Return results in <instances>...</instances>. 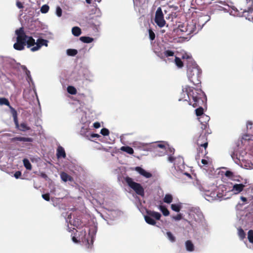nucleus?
Wrapping results in <instances>:
<instances>
[{
  "label": "nucleus",
  "instance_id": "57",
  "mask_svg": "<svg viewBox=\"0 0 253 253\" xmlns=\"http://www.w3.org/2000/svg\"><path fill=\"white\" fill-rule=\"evenodd\" d=\"M253 125V123L251 121H248L247 123V126L248 127L249 126H252Z\"/></svg>",
  "mask_w": 253,
  "mask_h": 253
},
{
  "label": "nucleus",
  "instance_id": "13",
  "mask_svg": "<svg viewBox=\"0 0 253 253\" xmlns=\"http://www.w3.org/2000/svg\"><path fill=\"white\" fill-rule=\"evenodd\" d=\"M135 170L137 171L140 174L146 178H150L152 175L151 173L146 171L144 169L140 167H136L135 168Z\"/></svg>",
  "mask_w": 253,
  "mask_h": 253
},
{
  "label": "nucleus",
  "instance_id": "20",
  "mask_svg": "<svg viewBox=\"0 0 253 253\" xmlns=\"http://www.w3.org/2000/svg\"><path fill=\"white\" fill-rule=\"evenodd\" d=\"M60 177L61 179L64 182H67L68 181H72L73 180V177L65 172H61Z\"/></svg>",
  "mask_w": 253,
  "mask_h": 253
},
{
  "label": "nucleus",
  "instance_id": "50",
  "mask_svg": "<svg viewBox=\"0 0 253 253\" xmlns=\"http://www.w3.org/2000/svg\"><path fill=\"white\" fill-rule=\"evenodd\" d=\"M40 175L42 177L45 179H46L48 178L47 175L43 172H41L40 174Z\"/></svg>",
  "mask_w": 253,
  "mask_h": 253
},
{
  "label": "nucleus",
  "instance_id": "41",
  "mask_svg": "<svg viewBox=\"0 0 253 253\" xmlns=\"http://www.w3.org/2000/svg\"><path fill=\"white\" fill-rule=\"evenodd\" d=\"M100 133L103 136H108L109 134V130L106 128H103L101 130Z\"/></svg>",
  "mask_w": 253,
  "mask_h": 253
},
{
  "label": "nucleus",
  "instance_id": "60",
  "mask_svg": "<svg viewBox=\"0 0 253 253\" xmlns=\"http://www.w3.org/2000/svg\"><path fill=\"white\" fill-rule=\"evenodd\" d=\"M185 174H186V175L188 176L189 177H191V175H190V174H189V173H185Z\"/></svg>",
  "mask_w": 253,
  "mask_h": 253
},
{
  "label": "nucleus",
  "instance_id": "40",
  "mask_svg": "<svg viewBox=\"0 0 253 253\" xmlns=\"http://www.w3.org/2000/svg\"><path fill=\"white\" fill-rule=\"evenodd\" d=\"M164 54H165V58L169 56H173L174 55V52L171 50H166L164 52Z\"/></svg>",
  "mask_w": 253,
  "mask_h": 253
},
{
  "label": "nucleus",
  "instance_id": "30",
  "mask_svg": "<svg viewBox=\"0 0 253 253\" xmlns=\"http://www.w3.org/2000/svg\"><path fill=\"white\" fill-rule=\"evenodd\" d=\"M67 91L69 93L72 94V95H75L77 93V89L76 88L73 86H68L67 87Z\"/></svg>",
  "mask_w": 253,
  "mask_h": 253
},
{
  "label": "nucleus",
  "instance_id": "22",
  "mask_svg": "<svg viewBox=\"0 0 253 253\" xmlns=\"http://www.w3.org/2000/svg\"><path fill=\"white\" fill-rule=\"evenodd\" d=\"M121 150L129 154H133L134 153V150L132 148L129 146H122L121 149Z\"/></svg>",
  "mask_w": 253,
  "mask_h": 253
},
{
  "label": "nucleus",
  "instance_id": "54",
  "mask_svg": "<svg viewBox=\"0 0 253 253\" xmlns=\"http://www.w3.org/2000/svg\"><path fill=\"white\" fill-rule=\"evenodd\" d=\"M241 200L244 202H246L247 201V198L243 196L241 197Z\"/></svg>",
  "mask_w": 253,
  "mask_h": 253
},
{
  "label": "nucleus",
  "instance_id": "58",
  "mask_svg": "<svg viewBox=\"0 0 253 253\" xmlns=\"http://www.w3.org/2000/svg\"><path fill=\"white\" fill-rule=\"evenodd\" d=\"M86 2L88 3V4H90L91 3V0H85Z\"/></svg>",
  "mask_w": 253,
  "mask_h": 253
},
{
  "label": "nucleus",
  "instance_id": "12",
  "mask_svg": "<svg viewBox=\"0 0 253 253\" xmlns=\"http://www.w3.org/2000/svg\"><path fill=\"white\" fill-rule=\"evenodd\" d=\"M207 148V147H202L200 146H198L196 159H199L201 157L205 156L208 154Z\"/></svg>",
  "mask_w": 253,
  "mask_h": 253
},
{
  "label": "nucleus",
  "instance_id": "46",
  "mask_svg": "<svg viewBox=\"0 0 253 253\" xmlns=\"http://www.w3.org/2000/svg\"><path fill=\"white\" fill-rule=\"evenodd\" d=\"M21 175V172L20 171H17L14 173V177L16 178H19Z\"/></svg>",
  "mask_w": 253,
  "mask_h": 253
},
{
  "label": "nucleus",
  "instance_id": "8",
  "mask_svg": "<svg viewBox=\"0 0 253 253\" xmlns=\"http://www.w3.org/2000/svg\"><path fill=\"white\" fill-rule=\"evenodd\" d=\"M5 105L9 107L10 111V113L12 114V116L13 118L14 123H15L16 125H17L18 123L17 111L10 105L9 102L7 98L4 97H1L0 98V105Z\"/></svg>",
  "mask_w": 253,
  "mask_h": 253
},
{
  "label": "nucleus",
  "instance_id": "42",
  "mask_svg": "<svg viewBox=\"0 0 253 253\" xmlns=\"http://www.w3.org/2000/svg\"><path fill=\"white\" fill-rule=\"evenodd\" d=\"M62 10L59 6H57L56 9V14L58 17H60L62 15Z\"/></svg>",
  "mask_w": 253,
  "mask_h": 253
},
{
  "label": "nucleus",
  "instance_id": "10",
  "mask_svg": "<svg viewBox=\"0 0 253 253\" xmlns=\"http://www.w3.org/2000/svg\"><path fill=\"white\" fill-rule=\"evenodd\" d=\"M81 235H79V240H81L83 242L86 243L87 248H91L93 245V241L92 238L90 237L89 234L86 236V232L85 229H82L81 231Z\"/></svg>",
  "mask_w": 253,
  "mask_h": 253
},
{
  "label": "nucleus",
  "instance_id": "64",
  "mask_svg": "<svg viewBox=\"0 0 253 253\" xmlns=\"http://www.w3.org/2000/svg\"><path fill=\"white\" fill-rule=\"evenodd\" d=\"M95 1H97L98 2H99L101 0H95Z\"/></svg>",
  "mask_w": 253,
  "mask_h": 253
},
{
  "label": "nucleus",
  "instance_id": "18",
  "mask_svg": "<svg viewBox=\"0 0 253 253\" xmlns=\"http://www.w3.org/2000/svg\"><path fill=\"white\" fill-rule=\"evenodd\" d=\"M195 29L196 26L195 25L188 24L185 30L181 29V31L187 33V35H188L193 33L195 32Z\"/></svg>",
  "mask_w": 253,
  "mask_h": 253
},
{
  "label": "nucleus",
  "instance_id": "38",
  "mask_svg": "<svg viewBox=\"0 0 253 253\" xmlns=\"http://www.w3.org/2000/svg\"><path fill=\"white\" fill-rule=\"evenodd\" d=\"M148 32H149V39H150L151 41H153L155 40V34L154 33V32L153 31V30H152V29H149L148 30Z\"/></svg>",
  "mask_w": 253,
  "mask_h": 253
},
{
  "label": "nucleus",
  "instance_id": "26",
  "mask_svg": "<svg viewBox=\"0 0 253 253\" xmlns=\"http://www.w3.org/2000/svg\"><path fill=\"white\" fill-rule=\"evenodd\" d=\"M80 40L82 42H83L84 43H90L93 41V38L89 37H85V36L81 37L80 38Z\"/></svg>",
  "mask_w": 253,
  "mask_h": 253
},
{
  "label": "nucleus",
  "instance_id": "34",
  "mask_svg": "<svg viewBox=\"0 0 253 253\" xmlns=\"http://www.w3.org/2000/svg\"><path fill=\"white\" fill-rule=\"evenodd\" d=\"M181 208L180 205L179 204H173L171 205V209L176 212H179L180 211Z\"/></svg>",
  "mask_w": 253,
  "mask_h": 253
},
{
  "label": "nucleus",
  "instance_id": "55",
  "mask_svg": "<svg viewBox=\"0 0 253 253\" xmlns=\"http://www.w3.org/2000/svg\"><path fill=\"white\" fill-rule=\"evenodd\" d=\"M91 136L92 137H99V135L98 134H96V133H93L91 135Z\"/></svg>",
  "mask_w": 253,
  "mask_h": 253
},
{
  "label": "nucleus",
  "instance_id": "23",
  "mask_svg": "<svg viewBox=\"0 0 253 253\" xmlns=\"http://www.w3.org/2000/svg\"><path fill=\"white\" fill-rule=\"evenodd\" d=\"M26 44L27 45L28 47H30L31 46L36 44V42H35V40L32 37L28 36V38H27L26 40Z\"/></svg>",
  "mask_w": 253,
  "mask_h": 253
},
{
  "label": "nucleus",
  "instance_id": "24",
  "mask_svg": "<svg viewBox=\"0 0 253 253\" xmlns=\"http://www.w3.org/2000/svg\"><path fill=\"white\" fill-rule=\"evenodd\" d=\"M72 32L73 35L76 37L79 36L81 34V30L78 27H74L72 29Z\"/></svg>",
  "mask_w": 253,
  "mask_h": 253
},
{
  "label": "nucleus",
  "instance_id": "5",
  "mask_svg": "<svg viewBox=\"0 0 253 253\" xmlns=\"http://www.w3.org/2000/svg\"><path fill=\"white\" fill-rule=\"evenodd\" d=\"M125 180L128 186L131 188L137 195L142 197L144 196V189L140 183L133 181L132 178L128 176H126L125 178Z\"/></svg>",
  "mask_w": 253,
  "mask_h": 253
},
{
  "label": "nucleus",
  "instance_id": "29",
  "mask_svg": "<svg viewBox=\"0 0 253 253\" xmlns=\"http://www.w3.org/2000/svg\"><path fill=\"white\" fill-rule=\"evenodd\" d=\"M159 209L164 216H168L169 214V212L166 207L160 206Z\"/></svg>",
  "mask_w": 253,
  "mask_h": 253
},
{
  "label": "nucleus",
  "instance_id": "52",
  "mask_svg": "<svg viewBox=\"0 0 253 253\" xmlns=\"http://www.w3.org/2000/svg\"><path fill=\"white\" fill-rule=\"evenodd\" d=\"M201 163L204 165H207L208 164V161L207 160L205 159H202L201 161Z\"/></svg>",
  "mask_w": 253,
  "mask_h": 253
},
{
  "label": "nucleus",
  "instance_id": "31",
  "mask_svg": "<svg viewBox=\"0 0 253 253\" xmlns=\"http://www.w3.org/2000/svg\"><path fill=\"white\" fill-rule=\"evenodd\" d=\"M175 63L176 65L179 68H182L183 66V63L181 59L178 57L175 58Z\"/></svg>",
  "mask_w": 253,
  "mask_h": 253
},
{
  "label": "nucleus",
  "instance_id": "49",
  "mask_svg": "<svg viewBox=\"0 0 253 253\" xmlns=\"http://www.w3.org/2000/svg\"><path fill=\"white\" fill-rule=\"evenodd\" d=\"M93 126L95 128H98L100 127V124L99 122H95L93 124Z\"/></svg>",
  "mask_w": 253,
  "mask_h": 253
},
{
  "label": "nucleus",
  "instance_id": "25",
  "mask_svg": "<svg viewBox=\"0 0 253 253\" xmlns=\"http://www.w3.org/2000/svg\"><path fill=\"white\" fill-rule=\"evenodd\" d=\"M22 69L25 71V74L27 76V80L29 82L30 81H32V77L31 76L30 71L28 70V69L26 68L25 66H23L22 67Z\"/></svg>",
  "mask_w": 253,
  "mask_h": 253
},
{
  "label": "nucleus",
  "instance_id": "21",
  "mask_svg": "<svg viewBox=\"0 0 253 253\" xmlns=\"http://www.w3.org/2000/svg\"><path fill=\"white\" fill-rule=\"evenodd\" d=\"M185 247L186 250L188 252L194 251V246L191 240H187L185 242Z\"/></svg>",
  "mask_w": 253,
  "mask_h": 253
},
{
  "label": "nucleus",
  "instance_id": "4",
  "mask_svg": "<svg viewBox=\"0 0 253 253\" xmlns=\"http://www.w3.org/2000/svg\"><path fill=\"white\" fill-rule=\"evenodd\" d=\"M15 33L17 35L16 42L13 45L14 49L17 50H22L26 45V40L28 36H27L23 27L16 30Z\"/></svg>",
  "mask_w": 253,
  "mask_h": 253
},
{
  "label": "nucleus",
  "instance_id": "43",
  "mask_svg": "<svg viewBox=\"0 0 253 253\" xmlns=\"http://www.w3.org/2000/svg\"><path fill=\"white\" fill-rule=\"evenodd\" d=\"M42 198L46 201L50 200V195L49 193H46L42 195Z\"/></svg>",
  "mask_w": 253,
  "mask_h": 253
},
{
  "label": "nucleus",
  "instance_id": "6",
  "mask_svg": "<svg viewBox=\"0 0 253 253\" xmlns=\"http://www.w3.org/2000/svg\"><path fill=\"white\" fill-rule=\"evenodd\" d=\"M240 10L246 19L253 20V5L249 0H247L245 5L240 7Z\"/></svg>",
  "mask_w": 253,
  "mask_h": 253
},
{
  "label": "nucleus",
  "instance_id": "56",
  "mask_svg": "<svg viewBox=\"0 0 253 253\" xmlns=\"http://www.w3.org/2000/svg\"><path fill=\"white\" fill-rule=\"evenodd\" d=\"M72 240L75 243H78V242L77 238L75 237H72Z\"/></svg>",
  "mask_w": 253,
  "mask_h": 253
},
{
  "label": "nucleus",
  "instance_id": "33",
  "mask_svg": "<svg viewBox=\"0 0 253 253\" xmlns=\"http://www.w3.org/2000/svg\"><path fill=\"white\" fill-rule=\"evenodd\" d=\"M78 53L77 50L75 49H68L67 50V54L69 56H74Z\"/></svg>",
  "mask_w": 253,
  "mask_h": 253
},
{
  "label": "nucleus",
  "instance_id": "63",
  "mask_svg": "<svg viewBox=\"0 0 253 253\" xmlns=\"http://www.w3.org/2000/svg\"><path fill=\"white\" fill-rule=\"evenodd\" d=\"M174 149H172V150L170 149V152H172L174 151Z\"/></svg>",
  "mask_w": 253,
  "mask_h": 253
},
{
  "label": "nucleus",
  "instance_id": "61",
  "mask_svg": "<svg viewBox=\"0 0 253 253\" xmlns=\"http://www.w3.org/2000/svg\"><path fill=\"white\" fill-rule=\"evenodd\" d=\"M71 218V214H70V215H68V218Z\"/></svg>",
  "mask_w": 253,
  "mask_h": 253
},
{
  "label": "nucleus",
  "instance_id": "47",
  "mask_svg": "<svg viewBox=\"0 0 253 253\" xmlns=\"http://www.w3.org/2000/svg\"><path fill=\"white\" fill-rule=\"evenodd\" d=\"M225 175L227 177H232L233 176V172L231 171L227 170L225 172Z\"/></svg>",
  "mask_w": 253,
  "mask_h": 253
},
{
  "label": "nucleus",
  "instance_id": "44",
  "mask_svg": "<svg viewBox=\"0 0 253 253\" xmlns=\"http://www.w3.org/2000/svg\"><path fill=\"white\" fill-rule=\"evenodd\" d=\"M173 218L176 220H180L182 219V214L181 213L177 214L176 216H173Z\"/></svg>",
  "mask_w": 253,
  "mask_h": 253
},
{
  "label": "nucleus",
  "instance_id": "37",
  "mask_svg": "<svg viewBox=\"0 0 253 253\" xmlns=\"http://www.w3.org/2000/svg\"><path fill=\"white\" fill-rule=\"evenodd\" d=\"M167 235L168 236V238L169 239L171 242H174L175 241V237L172 235V234L170 232L168 231L167 232Z\"/></svg>",
  "mask_w": 253,
  "mask_h": 253
},
{
  "label": "nucleus",
  "instance_id": "2",
  "mask_svg": "<svg viewBox=\"0 0 253 253\" xmlns=\"http://www.w3.org/2000/svg\"><path fill=\"white\" fill-rule=\"evenodd\" d=\"M202 71L196 62H190L187 65V76L189 80L194 85L201 84V75Z\"/></svg>",
  "mask_w": 253,
  "mask_h": 253
},
{
  "label": "nucleus",
  "instance_id": "15",
  "mask_svg": "<svg viewBox=\"0 0 253 253\" xmlns=\"http://www.w3.org/2000/svg\"><path fill=\"white\" fill-rule=\"evenodd\" d=\"M245 187V185L243 184H235L233 185L232 191L235 194H238L242 192Z\"/></svg>",
  "mask_w": 253,
  "mask_h": 253
},
{
  "label": "nucleus",
  "instance_id": "11",
  "mask_svg": "<svg viewBox=\"0 0 253 253\" xmlns=\"http://www.w3.org/2000/svg\"><path fill=\"white\" fill-rule=\"evenodd\" d=\"M48 41L42 39H38L36 42V46L31 48V51H35L39 50L42 46L44 45L47 46Z\"/></svg>",
  "mask_w": 253,
  "mask_h": 253
},
{
  "label": "nucleus",
  "instance_id": "17",
  "mask_svg": "<svg viewBox=\"0 0 253 253\" xmlns=\"http://www.w3.org/2000/svg\"><path fill=\"white\" fill-rule=\"evenodd\" d=\"M71 224L78 229L82 228L85 225V224L83 223L81 220L79 218H76L74 219L73 223H71Z\"/></svg>",
  "mask_w": 253,
  "mask_h": 253
},
{
  "label": "nucleus",
  "instance_id": "19",
  "mask_svg": "<svg viewBox=\"0 0 253 253\" xmlns=\"http://www.w3.org/2000/svg\"><path fill=\"white\" fill-rule=\"evenodd\" d=\"M56 156L58 158L66 157V153L64 149L61 146H59L57 149Z\"/></svg>",
  "mask_w": 253,
  "mask_h": 253
},
{
  "label": "nucleus",
  "instance_id": "7",
  "mask_svg": "<svg viewBox=\"0 0 253 253\" xmlns=\"http://www.w3.org/2000/svg\"><path fill=\"white\" fill-rule=\"evenodd\" d=\"M146 213L147 215L144 216L145 220L148 224L152 225H155L156 223L152 217L156 220H160L161 217V214L159 212L147 210Z\"/></svg>",
  "mask_w": 253,
  "mask_h": 253
},
{
  "label": "nucleus",
  "instance_id": "62",
  "mask_svg": "<svg viewBox=\"0 0 253 253\" xmlns=\"http://www.w3.org/2000/svg\"><path fill=\"white\" fill-rule=\"evenodd\" d=\"M253 5V0H249Z\"/></svg>",
  "mask_w": 253,
  "mask_h": 253
},
{
  "label": "nucleus",
  "instance_id": "39",
  "mask_svg": "<svg viewBox=\"0 0 253 253\" xmlns=\"http://www.w3.org/2000/svg\"><path fill=\"white\" fill-rule=\"evenodd\" d=\"M182 59H186L188 60H187V66L188 65V64L190 63L191 62H195L191 56H190L189 55H187V54L183 55L182 56Z\"/></svg>",
  "mask_w": 253,
  "mask_h": 253
},
{
  "label": "nucleus",
  "instance_id": "16",
  "mask_svg": "<svg viewBox=\"0 0 253 253\" xmlns=\"http://www.w3.org/2000/svg\"><path fill=\"white\" fill-rule=\"evenodd\" d=\"M18 125H16L14 123L15 125V127L17 129H19L20 131H25L27 130H29L31 129V128L28 126L27 124L25 123H22L20 125L19 124L18 120H17Z\"/></svg>",
  "mask_w": 253,
  "mask_h": 253
},
{
  "label": "nucleus",
  "instance_id": "51",
  "mask_svg": "<svg viewBox=\"0 0 253 253\" xmlns=\"http://www.w3.org/2000/svg\"><path fill=\"white\" fill-rule=\"evenodd\" d=\"M157 147L166 150V146L164 144L160 143L157 145Z\"/></svg>",
  "mask_w": 253,
  "mask_h": 253
},
{
  "label": "nucleus",
  "instance_id": "36",
  "mask_svg": "<svg viewBox=\"0 0 253 253\" xmlns=\"http://www.w3.org/2000/svg\"><path fill=\"white\" fill-rule=\"evenodd\" d=\"M49 9V7L48 5L44 4L42 6L41 8V11L42 13H46L48 12Z\"/></svg>",
  "mask_w": 253,
  "mask_h": 253
},
{
  "label": "nucleus",
  "instance_id": "32",
  "mask_svg": "<svg viewBox=\"0 0 253 253\" xmlns=\"http://www.w3.org/2000/svg\"><path fill=\"white\" fill-rule=\"evenodd\" d=\"M238 236L240 238L241 240H243L246 237V233L243 230V229L241 228H239L238 229Z\"/></svg>",
  "mask_w": 253,
  "mask_h": 253
},
{
  "label": "nucleus",
  "instance_id": "45",
  "mask_svg": "<svg viewBox=\"0 0 253 253\" xmlns=\"http://www.w3.org/2000/svg\"><path fill=\"white\" fill-rule=\"evenodd\" d=\"M157 55L158 57H159L162 59H164L165 58V54H164V52H159L157 53Z\"/></svg>",
  "mask_w": 253,
  "mask_h": 253
},
{
  "label": "nucleus",
  "instance_id": "48",
  "mask_svg": "<svg viewBox=\"0 0 253 253\" xmlns=\"http://www.w3.org/2000/svg\"><path fill=\"white\" fill-rule=\"evenodd\" d=\"M16 5L19 8L21 9L23 8V4L19 1H17Z\"/></svg>",
  "mask_w": 253,
  "mask_h": 253
},
{
  "label": "nucleus",
  "instance_id": "53",
  "mask_svg": "<svg viewBox=\"0 0 253 253\" xmlns=\"http://www.w3.org/2000/svg\"><path fill=\"white\" fill-rule=\"evenodd\" d=\"M168 160L169 162H173V161H174V158L172 156H169V158H168Z\"/></svg>",
  "mask_w": 253,
  "mask_h": 253
},
{
  "label": "nucleus",
  "instance_id": "59",
  "mask_svg": "<svg viewBox=\"0 0 253 253\" xmlns=\"http://www.w3.org/2000/svg\"><path fill=\"white\" fill-rule=\"evenodd\" d=\"M248 136H248V135H245L244 136L243 138H244V139H247V137H248Z\"/></svg>",
  "mask_w": 253,
  "mask_h": 253
},
{
  "label": "nucleus",
  "instance_id": "1",
  "mask_svg": "<svg viewBox=\"0 0 253 253\" xmlns=\"http://www.w3.org/2000/svg\"><path fill=\"white\" fill-rule=\"evenodd\" d=\"M186 94L189 98V104L193 107H198L195 110L196 115L201 116L204 115V109L202 107L207 101L205 93L201 88L189 87L186 88Z\"/></svg>",
  "mask_w": 253,
  "mask_h": 253
},
{
  "label": "nucleus",
  "instance_id": "35",
  "mask_svg": "<svg viewBox=\"0 0 253 253\" xmlns=\"http://www.w3.org/2000/svg\"><path fill=\"white\" fill-rule=\"evenodd\" d=\"M248 239L249 242L253 243V230H250L248 233Z\"/></svg>",
  "mask_w": 253,
  "mask_h": 253
},
{
  "label": "nucleus",
  "instance_id": "3",
  "mask_svg": "<svg viewBox=\"0 0 253 253\" xmlns=\"http://www.w3.org/2000/svg\"><path fill=\"white\" fill-rule=\"evenodd\" d=\"M209 127L206 124L201 123V126L199 130L198 134L199 135L195 139V142L198 146L202 147H208V141L207 139L208 132L207 128Z\"/></svg>",
  "mask_w": 253,
  "mask_h": 253
},
{
  "label": "nucleus",
  "instance_id": "14",
  "mask_svg": "<svg viewBox=\"0 0 253 253\" xmlns=\"http://www.w3.org/2000/svg\"><path fill=\"white\" fill-rule=\"evenodd\" d=\"M16 141L31 142L33 141V139L30 137H24L20 136L14 137L11 139V142H14Z\"/></svg>",
  "mask_w": 253,
  "mask_h": 253
},
{
  "label": "nucleus",
  "instance_id": "27",
  "mask_svg": "<svg viewBox=\"0 0 253 253\" xmlns=\"http://www.w3.org/2000/svg\"><path fill=\"white\" fill-rule=\"evenodd\" d=\"M172 196L171 195L168 194H166L164 198V202L165 203L170 204L172 201Z\"/></svg>",
  "mask_w": 253,
  "mask_h": 253
},
{
  "label": "nucleus",
  "instance_id": "28",
  "mask_svg": "<svg viewBox=\"0 0 253 253\" xmlns=\"http://www.w3.org/2000/svg\"><path fill=\"white\" fill-rule=\"evenodd\" d=\"M23 164H24V167H25V168L27 169H28V170H31L32 169V165H31L30 161L28 159H24L23 160Z\"/></svg>",
  "mask_w": 253,
  "mask_h": 253
},
{
  "label": "nucleus",
  "instance_id": "9",
  "mask_svg": "<svg viewBox=\"0 0 253 253\" xmlns=\"http://www.w3.org/2000/svg\"><path fill=\"white\" fill-rule=\"evenodd\" d=\"M155 22L160 28L164 27L166 24V22L164 19V14L161 7H159L156 10Z\"/></svg>",
  "mask_w": 253,
  "mask_h": 253
}]
</instances>
